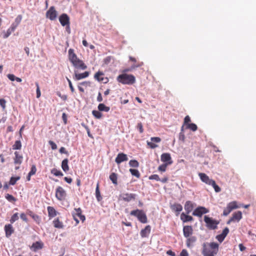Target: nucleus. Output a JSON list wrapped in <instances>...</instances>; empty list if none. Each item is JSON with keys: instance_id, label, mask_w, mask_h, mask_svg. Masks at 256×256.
I'll list each match as a JSON object with an SVG mask.
<instances>
[{"instance_id": "nucleus-1", "label": "nucleus", "mask_w": 256, "mask_h": 256, "mask_svg": "<svg viewBox=\"0 0 256 256\" xmlns=\"http://www.w3.org/2000/svg\"><path fill=\"white\" fill-rule=\"evenodd\" d=\"M219 250V244L215 242H204L202 244L203 256H215Z\"/></svg>"}, {"instance_id": "nucleus-2", "label": "nucleus", "mask_w": 256, "mask_h": 256, "mask_svg": "<svg viewBox=\"0 0 256 256\" xmlns=\"http://www.w3.org/2000/svg\"><path fill=\"white\" fill-rule=\"evenodd\" d=\"M68 54L69 60L76 68L82 70L86 69L87 66L86 64L82 60L78 58L73 49H69Z\"/></svg>"}, {"instance_id": "nucleus-3", "label": "nucleus", "mask_w": 256, "mask_h": 256, "mask_svg": "<svg viewBox=\"0 0 256 256\" xmlns=\"http://www.w3.org/2000/svg\"><path fill=\"white\" fill-rule=\"evenodd\" d=\"M198 176H200L201 180L208 184L209 186H212L216 192H220L221 190V188L220 186L217 185L214 180L210 178L204 173H199Z\"/></svg>"}, {"instance_id": "nucleus-4", "label": "nucleus", "mask_w": 256, "mask_h": 256, "mask_svg": "<svg viewBox=\"0 0 256 256\" xmlns=\"http://www.w3.org/2000/svg\"><path fill=\"white\" fill-rule=\"evenodd\" d=\"M116 80L124 84H132L136 82L135 77L133 75L126 74H120L117 76Z\"/></svg>"}, {"instance_id": "nucleus-5", "label": "nucleus", "mask_w": 256, "mask_h": 256, "mask_svg": "<svg viewBox=\"0 0 256 256\" xmlns=\"http://www.w3.org/2000/svg\"><path fill=\"white\" fill-rule=\"evenodd\" d=\"M204 220L206 223V227L208 230H215L218 228V226L220 224L218 220L214 219L208 216H204Z\"/></svg>"}, {"instance_id": "nucleus-6", "label": "nucleus", "mask_w": 256, "mask_h": 256, "mask_svg": "<svg viewBox=\"0 0 256 256\" xmlns=\"http://www.w3.org/2000/svg\"><path fill=\"white\" fill-rule=\"evenodd\" d=\"M130 214L136 216L138 220L143 224L148 222V218L146 214L142 210L137 209L130 212Z\"/></svg>"}, {"instance_id": "nucleus-7", "label": "nucleus", "mask_w": 256, "mask_h": 256, "mask_svg": "<svg viewBox=\"0 0 256 256\" xmlns=\"http://www.w3.org/2000/svg\"><path fill=\"white\" fill-rule=\"evenodd\" d=\"M66 196V191L62 186H58L56 190V197L60 201L65 200Z\"/></svg>"}, {"instance_id": "nucleus-8", "label": "nucleus", "mask_w": 256, "mask_h": 256, "mask_svg": "<svg viewBox=\"0 0 256 256\" xmlns=\"http://www.w3.org/2000/svg\"><path fill=\"white\" fill-rule=\"evenodd\" d=\"M209 212V210L204 206H198L192 212L194 216L201 217L202 214H207Z\"/></svg>"}, {"instance_id": "nucleus-9", "label": "nucleus", "mask_w": 256, "mask_h": 256, "mask_svg": "<svg viewBox=\"0 0 256 256\" xmlns=\"http://www.w3.org/2000/svg\"><path fill=\"white\" fill-rule=\"evenodd\" d=\"M242 218V213L240 211H237L232 214V216L227 222L226 224H229L232 222H238Z\"/></svg>"}, {"instance_id": "nucleus-10", "label": "nucleus", "mask_w": 256, "mask_h": 256, "mask_svg": "<svg viewBox=\"0 0 256 256\" xmlns=\"http://www.w3.org/2000/svg\"><path fill=\"white\" fill-rule=\"evenodd\" d=\"M46 17L51 20H54L57 17V12L54 6H50L46 12Z\"/></svg>"}, {"instance_id": "nucleus-11", "label": "nucleus", "mask_w": 256, "mask_h": 256, "mask_svg": "<svg viewBox=\"0 0 256 256\" xmlns=\"http://www.w3.org/2000/svg\"><path fill=\"white\" fill-rule=\"evenodd\" d=\"M59 21L62 26H66L68 28H70V18L66 14H62L59 17Z\"/></svg>"}, {"instance_id": "nucleus-12", "label": "nucleus", "mask_w": 256, "mask_h": 256, "mask_svg": "<svg viewBox=\"0 0 256 256\" xmlns=\"http://www.w3.org/2000/svg\"><path fill=\"white\" fill-rule=\"evenodd\" d=\"M120 198L125 202H129L136 199V194H134L125 193L120 194Z\"/></svg>"}, {"instance_id": "nucleus-13", "label": "nucleus", "mask_w": 256, "mask_h": 256, "mask_svg": "<svg viewBox=\"0 0 256 256\" xmlns=\"http://www.w3.org/2000/svg\"><path fill=\"white\" fill-rule=\"evenodd\" d=\"M160 160L165 164H168V165H170L173 162L170 154L169 153L162 154L161 155Z\"/></svg>"}, {"instance_id": "nucleus-14", "label": "nucleus", "mask_w": 256, "mask_h": 256, "mask_svg": "<svg viewBox=\"0 0 256 256\" xmlns=\"http://www.w3.org/2000/svg\"><path fill=\"white\" fill-rule=\"evenodd\" d=\"M104 76L102 72L98 71L95 74L94 78L100 82H104V83L106 84L108 82V78H104Z\"/></svg>"}, {"instance_id": "nucleus-15", "label": "nucleus", "mask_w": 256, "mask_h": 256, "mask_svg": "<svg viewBox=\"0 0 256 256\" xmlns=\"http://www.w3.org/2000/svg\"><path fill=\"white\" fill-rule=\"evenodd\" d=\"M72 217H78L80 219L84 222L85 220V216L82 214V210L80 208H74L72 212Z\"/></svg>"}, {"instance_id": "nucleus-16", "label": "nucleus", "mask_w": 256, "mask_h": 256, "mask_svg": "<svg viewBox=\"0 0 256 256\" xmlns=\"http://www.w3.org/2000/svg\"><path fill=\"white\" fill-rule=\"evenodd\" d=\"M89 75V72L86 71L83 73L78 74L76 71H74V74L73 76V78L75 80H80L88 77Z\"/></svg>"}, {"instance_id": "nucleus-17", "label": "nucleus", "mask_w": 256, "mask_h": 256, "mask_svg": "<svg viewBox=\"0 0 256 256\" xmlns=\"http://www.w3.org/2000/svg\"><path fill=\"white\" fill-rule=\"evenodd\" d=\"M183 234L185 238L192 236L193 234V228L191 226H184L183 227Z\"/></svg>"}, {"instance_id": "nucleus-18", "label": "nucleus", "mask_w": 256, "mask_h": 256, "mask_svg": "<svg viewBox=\"0 0 256 256\" xmlns=\"http://www.w3.org/2000/svg\"><path fill=\"white\" fill-rule=\"evenodd\" d=\"M186 245L188 248H192L194 246V244L197 240V238L196 236H190V237L186 238Z\"/></svg>"}, {"instance_id": "nucleus-19", "label": "nucleus", "mask_w": 256, "mask_h": 256, "mask_svg": "<svg viewBox=\"0 0 256 256\" xmlns=\"http://www.w3.org/2000/svg\"><path fill=\"white\" fill-rule=\"evenodd\" d=\"M128 160V158L127 156V155L126 154H124V153H119L117 156L116 157L115 159V162L116 164H120L121 162L127 161Z\"/></svg>"}, {"instance_id": "nucleus-20", "label": "nucleus", "mask_w": 256, "mask_h": 256, "mask_svg": "<svg viewBox=\"0 0 256 256\" xmlns=\"http://www.w3.org/2000/svg\"><path fill=\"white\" fill-rule=\"evenodd\" d=\"M229 232V229L228 228L226 227L222 230V232L221 234H218L216 236V240L220 242H222L224 240V238L228 235Z\"/></svg>"}, {"instance_id": "nucleus-21", "label": "nucleus", "mask_w": 256, "mask_h": 256, "mask_svg": "<svg viewBox=\"0 0 256 256\" xmlns=\"http://www.w3.org/2000/svg\"><path fill=\"white\" fill-rule=\"evenodd\" d=\"M4 229L6 238H9L14 232V230L11 224H6Z\"/></svg>"}, {"instance_id": "nucleus-22", "label": "nucleus", "mask_w": 256, "mask_h": 256, "mask_svg": "<svg viewBox=\"0 0 256 256\" xmlns=\"http://www.w3.org/2000/svg\"><path fill=\"white\" fill-rule=\"evenodd\" d=\"M150 140L152 142H147V144L151 148H154L156 147H158V145L154 144L152 142H155L156 143H158L160 142L161 138L159 137H152L150 138Z\"/></svg>"}, {"instance_id": "nucleus-23", "label": "nucleus", "mask_w": 256, "mask_h": 256, "mask_svg": "<svg viewBox=\"0 0 256 256\" xmlns=\"http://www.w3.org/2000/svg\"><path fill=\"white\" fill-rule=\"evenodd\" d=\"M170 207L171 210L176 213V216H178L182 210V206L178 203H174L170 205Z\"/></svg>"}, {"instance_id": "nucleus-24", "label": "nucleus", "mask_w": 256, "mask_h": 256, "mask_svg": "<svg viewBox=\"0 0 256 256\" xmlns=\"http://www.w3.org/2000/svg\"><path fill=\"white\" fill-rule=\"evenodd\" d=\"M151 228L150 226H146L144 228L142 229L140 232L142 238H147L150 232Z\"/></svg>"}, {"instance_id": "nucleus-25", "label": "nucleus", "mask_w": 256, "mask_h": 256, "mask_svg": "<svg viewBox=\"0 0 256 256\" xmlns=\"http://www.w3.org/2000/svg\"><path fill=\"white\" fill-rule=\"evenodd\" d=\"M184 208L186 213L189 214L194 208V204L191 201H186L184 204Z\"/></svg>"}, {"instance_id": "nucleus-26", "label": "nucleus", "mask_w": 256, "mask_h": 256, "mask_svg": "<svg viewBox=\"0 0 256 256\" xmlns=\"http://www.w3.org/2000/svg\"><path fill=\"white\" fill-rule=\"evenodd\" d=\"M15 157L14 158V163L16 164L20 165L22 162L23 156L18 152H14Z\"/></svg>"}, {"instance_id": "nucleus-27", "label": "nucleus", "mask_w": 256, "mask_h": 256, "mask_svg": "<svg viewBox=\"0 0 256 256\" xmlns=\"http://www.w3.org/2000/svg\"><path fill=\"white\" fill-rule=\"evenodd\" d=\"M52 224L55 228L62 229L64 228V225L62 221H60L58 218H55L52 221Z\"/></svg>"}, {"instance_id": "nucleus-28", "label": "nucleus", "mask_w": 256, "mask_h": 256, "mask_svg": "<svg viewBox=\"0 0 256 256\" xmlns=\"http://www.w3.org/2000/svg\"><path fill=\"white\" fill-rule=\"evenodd\" d=\"M47 210H48V217L50 218H52L56 216L58 214V212L52 206H48L47 208Z\"/></svg>"}, {"instance_id": "nucleus-29", "label": "nucleus", "mask_w": 256, "mask_h": 256, "mask_svg": "<svg viewBox=\"0 0 256 256\" xmlns=\"http://www.w3.org/2000/svg\"><path fill=\"white\" fill-rule=\"evenodd\" d=\"M180 220L184 222H191L192 221L194 218H193L189 215L185 214L184 212H182L180 214Z\"/></svg>"}, {"instance_id": "nucleus-30", "label": "nucleus", "mask_w": 256, "mask_h": 256, "mask_svg": "<svg viewBox=\"0 0 256 256\" xmlns=\"http://www.w3.org/2000/svg\"><path fill=\"white\" fill-rule=\"evenodd\" d=\"M43 247V243L41 242H36L33 243L32 244V246L31 247V248L32 249V250L34 252H36L38 250L42 249Z\"/></svg>"}, {"instance_id": "nucleus-31", "label": "nucleus", "mask_w": 256, "mask_h": 256, "mask_svg": "<svg viewBox=\"0 0 256 256\" xmlns=\"http://www.w3.org/2000/svg\"><path fill=\"white\" fill-rule=\"evenodd\" d=\"M98 110L100 112H108L110 110V108L109 106H106L104 104H100L98 106Z\"/></svg>"}, {"instance_id": "nucleus-32", "label": "nucleus", "mask_w": 256, "mask_h": 256, "mask_svg": "<svg viewBox=\"0 0 256 256\" xmlns=\"http://www.w3.org/2000/svg\"><path fill=\"white\" fill-rule=\"evenodd\" d=\"M62 168L65 172H66L68 170L69 167L68 166V160L67 158H66L62 160Z\"/></svg>"}, {"instance_id": "nucleus-33", "label": "nucleus", "mask_w": 256, "mask_h": 256, "mask_svg": "<svg viewBox=\"0 0 256 256\" xmlns=\"http://www.w3.org/2000/svg\"><path fill=\"white\" fill-rule=\"evenodd\" d=\"M110 179L112 180V183L114 184H118V182H117V180H118V176H117V174H115L114 172H112V174H111L110 176Z\"/></svg>"}, {"instance_id": "nucleus-34", "label": "nucleus", "mask_w": 256, "mask_h": 256, "mask_svg": "<svg viewBox=\"0 0 256 256\" xmlns=\"http://www.w3.org/2000/svg\"><path fill=\"white\" fill-rule=\"evenodd\" d=\"M96 196L97 200L100 202L102 200V198L100 196V191L99 190V183L98 182L96 184Z\"/></svg>"}, {"instance_id": "nucleus-35", "label": "nucleus", "mask_w": 256, "mask_h": 256, "mask_svg": "<svg viewBox=\"0 0 256 256\" xmlns=\"http://www.w3.org/2000/svg\"><path fill=\"white\" fill-rule=\"evenodd\" d=\"M51 173L54 175L58 176H63V174L60 170H58L55 168H52L51 170Z\"/></svg>"}, {"instance_id": "nucleus-36", "label": "nucleus", "mask_w": 256, "mask_h": 256, "mask_svg": "<svg viewBox=\"0 0 256 256\" xmlns=\"http://www.w3.org/2000/svg\"><path fill=\"white\" fill-rule=\"evenodd\" d=\"M233 210L230 206L228 204L226 207L224 208L223 211V215L224 216H227Z\"/></svg>"}, {"instance_id": "nucleus-37", "label": "nucleus", "mask_w": 256, "mask_h": 256, "mask_svg": "<svg viewBox=\"0 0 256 256\" xmlns=\"http://www.w3.org/2000/svg\"><path fill=\"white\" fill-rule=\"evenodd\" d=\"M130 172L132 176H135L137 178H139L140 176V173L138 170L130 168Z\"/></svg>"}, {"instance_id": "nucleus-38", "label": "nucleus", "mask_w": 256, "mask_h": 256, "mask_svg": "<svg viewBox=\"0 0 256 256\" xmlns=\"http://www.w3.org/2000/svg\"><path fill=\"white\" fill-rule=\"evenodd\" d=\"M22 148V144L20 140H16L12 146L13 150H20Z\"/></svg>"}, {"instance_id": "nucleus-39", "label": "nucleus", "mask_w": 256, "mask_h": 256, "mask_svg": "<svg viewBox=\"0 0 256 256\" xmlns=\"http://www.w3.org/2000/svg\"><path fill=\"white\" fill-rule=\"evenodd\" d=\"M186 128L190 129L192 131L195 132L197 130L198 127L196 124L194 123H191L187 124Z\"/></svg>"}, {"instance_id": "nucleus-40", "label": "nucleus", "mask_w": 256, "mask_h": 256, "mask_svg": "<svg viewBox=\"0 0 256 256\" xmlns=\"http://www.w3.org/2000/svg\"><path fill=\"white\" fill-rule=\"evenodd\" d=\"M129 165L132 168H138L139 166V163L136 160H130L129 162Z\"/></svg>"}, {"instance_id": "nucleus-41", "label": "nucleus", "mask_w": 256, "mask_h": 256, "mask_svg": "<svg viewBox=\"0 0 256 256\" xmlns=\"http://www.w3.org/2000/svg\"><path fill=\"white\" fill-rule=\"evenodd\" d=\"M30 216L38 224L40 223V216L36 214H33L32 212H30Z\"/></svg>"}, {"instance_id": "nucleus-42", "label": "nucleus", "mask_w": 256, "mask_h": 256, "mask_svg": "<svg viewBox=\"0 0 256 256\" xmlns=\"http://www.w3.org/2000/svg\"><path fill=\"white\" fill-rule=\"evenodd\" d=\"M100 111L94 110L92 112L93 116L96 118H100L102 117V114Z\"/></svg>"}, {"instance_id": "nucleus-43", "label": "nucleus", "mask_w": 256, "mask_h": 256, "mask_svg": "<svg viewBox=\"0 0 256 256\" xmlns=\"http://www.w3.org/2000/svg\"><path fill=\"white\" fill-rule=\"evenodd\" d=\"M5 197L10 202H15L16 200L14 196L8 194H7Z\"/></svg>"}, {"instance_id": "nucleus-44", "label": "nucleus", "mask_w": 256, "mask_h": 256, "mask_svg": "<svg viewBox=\"0 0 256 256\" xmlns=\"http://www.w3.org/2000/svg\"><path fill=\"white\" fill-rule=\"evenodd\" d=\"M14 30H11V28H9L6 32H4V35H3V38H8L10 34H11L14 32Z\"/></svg>"}, {"instance_id": "nucleus-45", "label": "nucleus", "mask_w": 256, "mask_h": 256, "mask_svg": "<svg viewBox=\"0 0 256 256\" xmlns=\"http://www.w3.org/2000/svg\"><path fill=\"white\" fill-rule=\"evenodd\" d=\"M168 166V164H162L158 166V170L161 172H164L166 170V168Z\"/></svg>"}, {"instance_id": "nucleus-46", "label": "nucleus", "mask_w": 256, "mask_h": 256, "mask_svg": "<svg viewBox=\"0 0 256 256\" xmlns=\"http://www.w3.org/2000/svg\"><path fill=\"white\" fill-rule=\"evenodd\" d=\"M228 204L230 206H231V208H232V210L238 208L241 206H238L237 204V202L236 201L228 203Z\"/></svg>"}, {"instance_id": "nucleus-47", "label": "nucleus", "mask_w": 256, "mask_h": 256, "mask_svg": "<svg viewBox=\"0 0 256 256\" xmlns=\"http://www.w3.org/2000/svg\"><path fill=\"white\" fill-rule=\"evenodd\" d=\"M18 219V213H16L14 214L10 220V222L11 224L14 223V222L17 220Z\"/></svg>"}, {"instance_id": "nucleus-48", "label": "nucleus", "mask_w": 256, "mask_h": 256, "mask_svg": "<svg viewBox=\"0 0 256 256\" xmlns=\"http://www.w3.org/2000/svg\"><path fill=\"white\" fill-rule=\"evenodd\" d=\"M20 178L19 176L18 177H12L10 178V184L12 185H14L16 184L17 180H18Z\"/></svg>"}, {"instance_id": "nucleus-49", "label": "nucleus", "mask_w": 256, "mask_h": 256, "mask_svg": "<svg viewBox=\"0 0 256 256\" xmlns=\"http://www.w3.org/2000/svg\"><path fill=\"white\" fill-rule=\"evenodd\" d=\"M35 84H36V98H39L40 96H41V93H40V88L39 84H38V82H36L35 83Z\"/></svg>"}, {"instance_id": "nucleus-50", "label": "nucleus", "mask_w": 256, "mask_h": 256, "mask_svg": "<svg viewBox=\"0 0 256 256\" xmlns=\"http://www.w3.org/2000/svg\"><path fill=\"white\" fill-rule=\"evenodd\" d=\"M148 178H149V180H156V181H160V178L158 174H156L150 176H149Z\"/></svg>"}, {"instance_id": "nucleus-51", "label": "nucleus", "mask_w": 256, "mask_h": 256, "mask_svg": "<svg viewBox=\"0 0 256 256\" xmlns=\"http://www.w3.org/2000/svg\"><path fill=\"white\" fill-rule=\"evenodd\" d=\"M136 128L138 130L140 134H142L144 132L143 126L141 122H140L138 124Z\"/></svg>"}, {"instance_id": "nucleus-52", "label": "nucleus", "mask_w": 256, "mask_h": 256, "mask_svg": "<svg viewBox=\"0 0 256 256\" xmlns=\"http://www.w3.org/2000/svg\"><path fill=\"white\" fill-rule=\"evenodd\" d=\"M36 172V168L35 165H32L31 167L30 172H29L30 175H34Z\"/></svg>"}, {"instance_id": "nucleus-53", "label": "nucleus", "mask_w": 256, "mask_h": 256, "mask_svg": "<svg viewBox=\"0 0 256 256\" xmlns=\"http://www.w3.org/2000/svg\"><path fill=\"white\" fill-rule=\"evenodd\" d=\"M22 20V15H18L16 18H15L14 22L16 24H18V25L20 24Z\"/></svg>"}, {"instance_id": "nucleus-54", "label": "nucleus", "mask_w": 256, "mask_h": 256, "mask_svg": "<svg viewBox=\"0 0 256 256\" xmlns=\"http://www.w3.org/2000/svg\"><path fill=\"white\" fill-rule=\"evenodd\" d=\"M183 128H184V126H182V128H181L182 132H180V133L179 139L180 140H182V142H184V139H185V136H184V133L182 132V131H183Z\"/></svg>"}, {"instance_id": "nucleus-55", "label": "nucleus", "mask_w": 256, "mask_h": 256, "mask_svg": "<svg viewBox=\"0 0 256 256\" xmlns=\"http://www.w3.org/2000/svg\"><path fill=\"white\" fill-rule=\"evenodd\" d=\"M66 79L68 82V85H69L70 88V90L72 93H74V88L72 86V82L69 78H66Z\"/></svg>"}, {"instance_id": "nucleus-56", "label": "nucleus", "mask_w": 256, "mask_h": 256, "mask_svg": "<svg viewBox=\"0 0 256 256\" xmlns=\"http://www.w3.org/2000/svg\"><path fill=\"white\" fill-rule=\"evenodd\" d=\"M178 256H189L188 251L184 249L182 250Z\"/></svg>"}, {"instance_id": "nucleus-57", "label": "nucleus", "mask_w": 256, "mask_h": 256, "mask_svg": "<svg viewBox=\"0 0 256 256\" xmlns=\"http://www.w3.org/2000/svg\"><path fill=\"white\" fill-rule=\"evenodd\" d=\"M190 118L188 116H186L184 118V124L187 126L188 124L190 122Z\"/></svg>"}, {"instance_id": "nucleus-58", "label": "nucleus", "mask_w": 256, "mask_h": 256, "mask_svg": "<svg viewBox=\"0 0 256 256\" xmlns=\"http://www.w3.org/2000/svg\"><path fill=\"white\" fill-rule=\"evenodd\" d=\"M48 143L50 145L52 150H54L57 148V146L54 142L50 140Z\"/></svg>"}, {"instance_id": "nucleus-59", "label": "nucleus", "mask_w": 256, "mask_h": 256, "mask_svg": "<svg viewBox=\"0 0 256 256\" xmlns=\"http://www.w3.org/2000/svg\"><path fill=\"white\" fill-rule=\"evenodd\" d=\"M57 95L60 97L63 100H67V96L66 95H62L61 93L59 92H57Z\"/></svg>"}, {"instance_id": "nucleus-60", "label": "nucleus", "mask_w": 256, "mask_h": 256, "mask_svg": "<svg viewBox=\"0 0 256 256\" xmlns=\"http://www.w3.org/2000/svg\"><path fill=\"white\" fill-rule=\"evenodd\" d=\"M6 101L4 99H0V105L2 108L4 109L6 108Z\"/></svg>"}, {"instance_id": "nucleus-61", "label": "nucleus", "mask_w": 256, "mask_h": 256, "mask_svg": "<svg viewBox=\"0 0 256 256\" xmlns=\"http://www.w3.org/2000/svg\"><path fill=\"white\" fill-rule=\"evenodd\" d=\"M18 26V24H16L14 22L12 23L10 26V27L11 28V30L15 31L16 29L17 28V27Z\"/></svg>"}, {"instance_id": "nucleus-62", "label": "nucleus", "mask_w": 256, "mask_h": 256, "mask_svg": "<svg viewBox=\"0 0 256 256\" xmlns=\"http://www.w3.org/2000/svg\"><path fill=\"white\" fill-rule=\"evenodd\" d=\"M7 77L11 81H14V80H15L16 76L14 74H8L7 75Z\"/></svg>"}, {"instance_id": "nucleus-63", "label": "nucleus", "mask_w": 256, "mask_h": 256, "mask_svg": "<svg viewBox=\"0 0 256 256\" xmlns=\"http://www.w3.org/2000/svg\"><path fill=\"white\" fill-rule=\"evenodd\" d=\"M20 218L24 222H28V218L26 217V216L25 214L22 213L20 214Z\"/></svg>"}, {"instance_id": "nucleus-64", "label": "nucleus", "mask_w": 256, "mask_h": 256, "mask_svg": "<svg viewBox=\"0 0 256 256\" xmlns=\"http://www.w3.org/2000/svg\"><path fill=\"white\" fill-rule=\"evenodd\" d=\"M62 118L64 124L67 123V116L65 113H63L62 114Z\"/></svg>"}]
</instances>
